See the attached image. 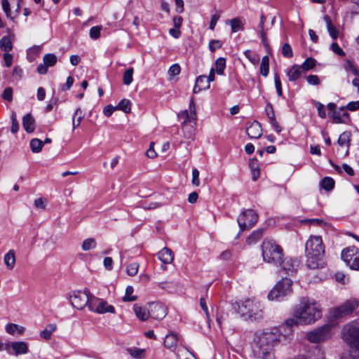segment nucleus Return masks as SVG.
<instances>
[{
	"label": "nucleus",
	"mask_w": 359,
	"mask_h": 359,
	"mask_svg": "<svg viewBox=\"0 0 359 359\" xmlns=\"http://www.w3.org/2000/svg\"><path fill=\"white\" fill-rule=\"evenodd\" d=\"M305 254L306 265L310 269H317L325 266V247L320 236H311L306 243Z\"/></svg>",
	"instance_id": "1"
},
{
	"label": "nucleus",
	"mask_w": 359,
	"mask_h": 359,
	"mask_svg": "<svg viewBox=\"0 0 359 359\" xmlns=\"http://www.w3.org/2000/svg\"><path fill=\"white\" fill-rule=\"evenodd\" d=\"M292 315L302 324H311L322 316L321 309L316 302L308 297H302L292 310Z\"/></svg>",
	"instance_id": "2"
},
{
	"label": "nucleus",
	"mask_w": 359,
	"mask_h": 359,
	"mask_svg": "<svg viewBox=\"0 0 359 359\" xmlns=\"http://www.w3.org/2000/svg\"><path fill=\"white\" fill-rule=\"evenodd\" d=\"M278 340L276 332H264L252 346L254 356L257 359H271L273 346Z\"/></svg>",
	"instance_id": "3"
},
{
	"label": "nucleus",
	"mask_w": 359,
	"mask_h": 359,
	"mask_svg": "<svg viewBox=\"0 0 359 359\" xmlns=\"http://www.w3.org/2000/svg\"><path fill=\"white\" fill-rule=\"evenodd\" d=\"M234 309L246 320L257 321L262 319L264 316L262 305L254 300L246 299L242 302H236Z\"/></svg>",
	"instance_id": "4"
},
{
	"label": "nucleus",
	"mask_w": 359,
	"mask_h": 359,
	"mask_svg": "<svg viewBox=\"0 0 359 359\" xmlns=\"http://www.w3.org/2000/svg\"><path fill=\"white\" fill-rule=\"evenodd\" d=\"M263 260L276 266L280 264L284 255L283 248L273 239H265L261 245Z\"/></svg>",
	"instance_id": "5"
},
{
	"label": "nucleus",
	"mask_w": 359,
	"mask_h": 359,
	"mask_svg": "<svg viewBox=\"0 0 359 359\" xmlns=\"http://www.w3.org/2000/svg\"><path fill=\"white\" fill-rule=\"evenodd\" d=\"M335 330L336 323L332 321L308 332L306 339L311 343H320L331 338Z\"/></svg>",
	"instance_id": "6"
},
{
	"label": "nucleus",
	"mask_w": 359,
	"mask_h": 359,
	"mask_svg": "<svg viewBox=\"0 0 359 359\" xmlns=\"http://www.w3.org/2000/svg\"><path fill=\"white\" fill-rule=\"evenodd\" d=\"M292 281L287 278L279 280L268 294L269 300L282 301L284 297L292 292Z\"/></svg>",
	"instance_id": "7"
},
{
	"label": "nucleus",
	"mask_w": 359,
	"mask_h": 359,
	"mask_svg": "<svg viewBox=\"0 0 359 359\" xmlns=\"http://www.w3.org/2000/svg\"><path fill=\"white\" fill-rule=\"evenodd\" d=\"M341 334L344 340L354 348L359 355V320L346 325Z\"/></svg>",
	"instance_id": "8"
},
{
	"label": "nucleus",
	"mask_w": 359,
	"mask_h": 359,
	"mask_svg": "<svg viewBox=\"0 0 359 359\" xmlns=\"http://www.w3.org/2000/svg\"><path fill=\"white\" fill-rule=\"evenodd\" d=\"M92 296L90 290L85 289L83 291L77 290L69 293V299L71 305L77 309H83L86 306L89 309Z\"/></svg>",
	"instance_id": "9"
},
{
	"label": "nucleus",
	"mask_w": 359,
	"mask_h": 359,
	"mask_svg": "<svg viewBox=\"0 0 359 359\" xmlns=\"http://www.w3.org/2000/svg\"><path fill=\"white\" fill-rule=\"evenodd\" d=\"M257 221L258 215L253 210L248 209L242 211L237 218L240 231L236 238L239 236L241 232L252 228Z\"/></svg>",
	"instance_id": "10"
},
{
	"label": "nucleus",
	"mask_w": 359,
	"mask_h": 359,
	"mask_svg": "<svg viewBox=\"0 0 359 359\" xmlns=\"http://www.w3.org/2000/svg\"><path fill=\"white\" fill-rule=\"evenodd\" d=\"M342 260L353 270L359 271V251L355 246L348 247L341 254Z\"/></svg>",
	"instance_id": "11"
},
{
	"label": "nucleus",
	"mask_w": 359,
	"mask_h": 359,
	"mask_svg": "<svg viewBox=\"0 0 359 359\" xmlns=\"http://www.w3.org/2000/svg\"><path fill=\"white\" fill-rule=\"evenodd\" d=\"M89 310L100 314L105 313H115V308L112 305H109L107 301L95 296H92L91 297V302H90L89 304Z\"/></svg>",
	"instance_id": "12"
},
{
	"label": "nucleus",
	"mask_w": 359,
	"mask_h": 359,
	"mask_svg": "<svg viewBox=\"0 0 359 359\" xmlns=\"http://www.w3.org/2000/svg\"><path fill=\"white\" fill-rule=\"evenodd\" d=\"M299 266V261L289 257H285L283 255V259L280 262V264H277L275 266L278 268L282 271L288 276H293L298 269Z\"/></svg>",
	"instance_id": "13"
},
{
	"label": "nucleus",
	"mask_w": 359,
	"mask_h": 359,
	"mask_svg": "<svg viewBox=\"0 0 359 359\" xmlns=\"http://www.w3.org/2000/svg\"><path fill=\"white\" fill-rule=\"evenodd\" d=\"M149 313L152 318L160 320L166 316L167 309L161 303L152 302L149 304Z\"/></svg>",
	"instance_id": "14"
},
{
	"label": "nucleus",
	"mask_w": 359,
	"mask_h": 359,
	"mask_svg": "<svg viewBox=\"0 0 359 359\" xmlns=\"http://www.w3.org/2000/svg\"><path fill=\"white\" fill-rule=\"evenodd\" d=\"M358 306L356 299H348L340 306H338V317L346 316L353 312Z\"/></svg>",
	"instance_id": "15"
},
{
	"label": "nucleus",
	"mask_w": 359,
	"mask_h": 359,
	"mask_svg": "<svg viewBox=\"0 0 359 359\" xmlns=\"http://www.w3.org/2000/svg\"><path fill=\"white\" fill-rule=\"evenodd\" d=\"M246 133L250 138H259L262 135L261 124L254 121L247 127Z\"/></svg>",
	"instance_id": "16"
},
{
	"label": "nucleus",
	"mask_w": 359,
	"mask_h": 359,
	"mask_svg": "<svg viewBox=\"0 0 359 359\" xmlns=\"http://www.w3.org/2000/svg\"><path fill=\"white\" fill-rule=\"evenodd\" d=\"M11 355H21L28 353V345L25 341H14L10 344Z\"/></svg>",
	"instance_id": "17"
},
{
	"label": "nucleus",
	"mask_w": 359,
	"mask_h": 359,
	"mask_svg": "<svg viewBox=\"0 0 359 359\" xmlns=\"http://www.w3.org/2000/svg\"><path fill=\"white\" fill-rule=\"evenodd\" d=\"M177 117L180 120H182L183 121L181 123L182 130H184L187 127V124L189 123L193 122L195 125L196 123L197 116H194L191 114L187 109L182 111L177 115Z\"/></svg>",
	"instance_id": "18"
},
{
	"label": "nucleus",
	"mask_w": 359,
	"mask_h": 359,
	"mask_svg": "<svg viewBox=\"0 0 359 359\" xmlns=\"http://www.w3.org/2000/svg\"><path fill=\"white\" fill-rule=\"evenodd\" d=\"M351 134L348 131L344 132L338 137V145L343 149L342 152L346 155L348 152Z\"/></svg>",
	"instance_id": "19"
},
{
	"label": "nucleus",
	"mask_w": 359,
	"mask_h": 359,
	"mask_svg": "<svg viewBox=\"0 0 359 359\" xmlns=\"http://www.w3.org/2000/svg\"><path fill=\"white\" fill-rule=\"evenodd\" d=\"M180 340V339L177 334L175 332H170L165 336L164 345L167 348L172 351H175L177 346V342Z\"/></svg>",
	"instance_id": "20"
},
{
	"label": "nucleus",
	"mask_w": 359,
	"mask_h": 359,
	"mask_svg": "<svg viewBox=\"0 0 359 359\" xmlns=\"http://www.w3.org/2000/svg\"><path fill=\"white\" fill-rule=\"evenodd\" d=\"M158 257L164 264H170L174 259L172 250L166 247L158 252Z\"/></svg>",
	"instance_id": "21"
},
{
	"label": "nucleus",
	"mask_w": 359,
	"mask_h": 359,
	"mask_svg": "<svg viewBox=\"0 0 359 359\" xmlns=\"http://www.w3.org/2000/svg\"><path fill=\"white\" fill-rule=\"evenodd\" d=\"M22 126L27 133H31L35 129V120L30 114H27L22 118Z\"/></svg>",
	"instance_id": "22"
},
{
	"label": "nucleus",
	"mask_w": 359,
	"mask_h": 359,
	"mask_svg": "<svg viewBox=\"0 0 359 359\" xmlns=\"http://www.w3.org/2000/svg\"><path fill=\"white\" fill-rule=\"evenodd\" d=\"M342 68L348 73L353 74L359 77V72L353 64V60L351 58L344 59L341 62Z\"/></svg>",
	"instance_id": "23"
},
{
	"label": "nucleus",
	"mask_w": 359,
	"mask_h": 359,
	"mask_svg": "<svg viewBox=\"0 0 359 359\" xmlns=\"http://www.w3.org/2000/svg\"><path fill=\"white\" fill-rule=\"evenodd\" d=\"M249 167L252 172V180L255 182L259 177V163L256 158H251L249 160Z\"/></svg>",
	"instance_id": "24"
},
{
	"label": "nucleus",
	"mask_w": 359,
	"mask_h": 359,
	"mask_svg": "<svg viewBox=\"0 0 359 359\" xmlns=\"http://www.w3.org/2000/svg\"><path fill=\"white\" fill-rule=\"evenodd\" d=\"M302 72L300 65H294L287 73L289 81H294L297 80L302 76Z\"/></svg>",
	"instance_id": "25"
},
{
	"label": "nucleus",
	"mask_w": 359,
	"mask_h": 359,
	"mask_svg": "<svg viewBox=\"0 0 359 359\" xmlns=\"http://www.w3.org/2000/svg\"><path fill=\"white\" fill-rule=\"evenodd\" d=\"M323 20L326 24L327 29L330 36L334 40L337 39V29H336L334 24H333V22L331 20V18L329 15H325L323 17Z\"/></svg>",
	"instance_id": "26"
},
{
	"label": "nucleus",
	"mask_w": 359,
	"mask_h": 359,
	"mask_svg": "<svg viewBox=\"0 0 359 359\" xmlns=\"http://www.w3.org/2000/svg\"><path fill=\"white\" fill-rule=\"evenodd\" d=\"M133 309L136 316L141 320H146L150 316L149 310L147 311L145 308L137 304L134 305Z\"/></svg>",
	"instance_id": "27"
},
{
	"label": "nucleus",
	"mask_w": 359,
	"mask_h": 359,
	"mask_svg": "<svg viewBox=\"0 0 359 359\" xmlns=\"http://www.w3.org/2000/svg\"><path fill=\"white\" fill-rule=\"evenodd\" d=\"M0 48L2 50L8 53L13 48V43L11 41V36L6 35L3 36L0 40Z\"/></svg>",
	"instance_id": "28"
},
{
	"label": "nucleus",
	"mask_w": 359,
	"mask_h": 359,
	"mask_svg": "<svg viewBox=\"0 0 359 359\" xmlns=\"http://www.w3.org/2000/svg\"><path fill=\"white\" fill-rule=\"evenodd\" d=\"M4 263L8 269H13L15 264V255L13 250H10L4 256Z\"/></svg>",
	"instance_id": "29"
},
{
	"label": "nucleus",
	"mask_w": 359,
	"mask_h": 359,
	"mask_svg": "<svg viewBox=\"0 0 359 359\" xmlns=\"http://www.w3.org/2000/svg\"><path fill=\"white\" fill-rule=\"evenodd\" d=\"M335 182L330 177H325L320 182V187L326 191H330L334 188Z\"/></svg>",
	"instance_id": "30"
},
{
	"label": "nucleus",
	"mask_w": 359,
	"mask_h": 359,
	"mask_svg": "<svg viewBox=\"0 0 359 359\" xmlns=\"http://www.w3.org/2000/svg\"><path fill=\"white\" fill-rule=\"evenodd\" d=\"M264 229H259L252 232V233L247 238L246 243L248 245H252L259 241L263 236Z\"/></svg>",
	"instance_id": "31"
},
{
	"label": "nucleus",
	"mask_w": 359,
	"mask_h": 359,
	"mask_svg": "<svg viewBox=\"0 0 359 359\" xmlns=\"http://www.w3.org/2000/svg\"><path fill=\"white\" fill-rule=\"evenodd\" d=\"M55 324H48L43 330L40 332V337L46 340L50 339L52 333L56 330Z\"/></svg>",
	"instance_id": "32"
},
{
	"label": "nucleus",
	"mask_w": 359,
	"mask_h": 359,
	"mask_svg": "<svg viewBox=\"0 0 359 359\" xmlns=\"http://www.w3.org/2000/svg\"><path fill=\"white\" fill-rule=\"evenodd\" d=\"M215 65L217 74L222 75L226 68V59L224 57L217 58L215 62Z\"/></svg>",
	"instance_id": "33"
},
{
	"label": "nucleus",
	"mask_w": 359,
	"mask_h": 359,
	"mask_svg": "<svg viewBox=\"0 0 359 359\" xmlns=\"http://www.w3.org/2000/svg\"><path fill=\"white\" fill-rule=\"evenodd\" d=\"M269 72V58L268 56H264L260 65V73L264 76H267Z\"/></svg>",
	"instance_id": "34"
},
{
	"label": "nucleus",
	"mask_w": 359,
	"mask_h": 359,
	"mask_svg": "<svg viewBox=\"0 0 359 359\" xmlns=\"http://www.w3.org/2000/svg\"><path fill=\"white\" fill-rule=\"evenodd\" d=\"M229 22L232 32H237L244 29L243 23L238 18L231 19Z\"/></svg>",
	"instance_id": "35"
},
{
	"label": "nucleus",
	"mask_w": 359,
	"mask_h": 359,
	"mask_svg": "<svg viewBox=\"0 0 359 359\" xmlns=\"http://www.w3.org/2000/svg\"><path fill=\"white\" fill-rule=\"evenodd\" d=\"M346 109L344 106L338 108V123H346L350 120Z\"/></svg>",
	"instance_id": "36"
},
{
	"label": "nucleus",
	"mask_w": 359,
	"mask_h": 359,
	"mask_svg": "<svg viewBox=\"0 0 359 359\" xmlns=\"http://www.w3.org/2000/svg\"><path fill=\"white\" fill-rule=\"evenodd\" d=\"M43 147V142L38 138H34L30 141L31 150L34 153L40 152Z\"/></svg>",
	"instance_id": "37"
},
{
	"label": "nucleus",
	"mask_w": 359,
	"mask_h": 359,
	"mask_svg": "<svg viewBox=\"0 0 359 359\" xmlns=\"http://www.w3.org/2000/svg\"><path fill=\"white\" fill-rule=\"evenodd\" d=\"M128 353L133 357L137 359H141L145 355V350L137 348H130L127 349Z\"/></svg>",
	"instance_id": "38"
},
{
	"label": "nucleus",
	"mask_w": 359,
	"mask_h": 359,
	"mask_svg": "<svg viewBox=\"0 0 359 359\" xmlns=\"http://www.w3.org/2000/svg\"><path fill=\"white\" fill-rule=\"evenodd\" d=\"M133 72H134V69L133 67H129L124 72L123 76V82L125 85L129 86L133 82Z\"/></svg>",
	"instance_id": "39"
},
{
	"label": "nucleus",
	"mask_w": 359,
	"mask_h": 359,
	"mask_svg": "<svg viewBox=\"0 0 359 359\" xmlns=\"http://www.w3.org/2000/svg\"><path fill=\"white\" fill-rule=\"evenodd\" d=\"M97 243L93 238H88L83 241L81 248L83 251H88L94 249L96 247Z\"/></svg>",
	"instance_id": "40"
},
{
	"label": "nucleus",
	"mask_w": 359,
	"mask_h": 359,
	"mask_svg": "<svg viewBox=\"0 0 359 359\" xmlns=\"http://www.w3.org/2000/svg\"><path fill=\"white\" fill-rule=\"evenodd\" d=\"M131 103L130 100L123 99L121 100L116 106L117 110H121L123 112L128 114L130 111Z\"/></svg>",
	"instance_id": "41"
},
{
	"label": "nucleus",
	"mask_w": 359,
	"mask_h": 359,
	"mask_svg": "<svg viewBox=\"0 0 359 359\" xmlns=\"http://www.w3.org/2000/svg\"><path fill=\"white\" fill-rule=\"evenodd\" d=\"M316 64V60L313 57L306 58L304 62L300 65L302 71H309L314 68Z\"/></svg>",
	"instance_id": "42"
},
{
	"label": "nucleus",
	"mask_w": 359,
	"mask_h": 359,
	"mask_svg": "<svg viewBox=\"0 0 359 359\" xmlns=\"http://www.w3.org/2000/svg\"><path fill=\"white\" fill-rule=\"evenodd\" d=\"M245 56L250 61V62L255 65H257L259 62V55L256 53H253L250 50H246L244 52Z\"/></svg>",
	"instance_id": "43"
},
{
	"label": "nucleus",
	"mask_w": 359,
	"mask_h": 359,
	"mask_svg": "<svg viewBox=\"0 0 359 359\" xmlns=\"http://www.w3.org/2000/svg\"><path fill=\"white\" fill-rule=\"evenodd\" d=\"M43 61L48 67H53L57 62V57L54 54L48 53L43 56Z\"/></svg>",
	"instance_id": "44"
},
{
	"label": "nucleus",
	"mask_w": 359,
	"mask_h": 359,
	"mask_svg": "<svg viewBox=\"0 0 359 359\" xmlns=\"http://www.w3.org/2000/svg\"><path fill=\"white\" fill-rule=\"evenodd\" d=\"M6 330L8 333L11 334H13L15 332L22 333L23 330V327H20L16 324L11 323L8 324L6 326Z\"/></svg>",
	"instance_id": "45"
},
{
	"label": "nucleus",
	"mask_w": 359,
	"mask_h": 359,
	"mask_svg": "<svg viewBox=\"0 0 359 359\" xmlns=\"http://www.w3.org/2000/svg\"><path fill=\"white\" fill-rule=\"evenodd\" d=\"M139 264L137 262L131 263L126 267V273L130 276H134L138 272Z\"/></svg>",
	"instance_id": "46"
},
{
	"label": "nucleus",
	"mask_w": 359,
	"mask_h": 359,
	"mask_svg": "<svg viewBox=\"0 0 359 359\" xmlns=\"http://www.w3.org/2000/svg\"><path fill=\"white\" fill-rule=\"evenodd\" d=\"M282 54L287 58H291L293 57V51L289 43H285L283 44L282 47Z\"/></svg>",
	"instance_id": "47"
},
{
	"label": "nucleus",
	"mask_w": 359,
	"mask_h": 359,
	"mask_svg": "<svg viewBox=\"0 0 359 359\" xmlns=\"http://www.w3.org/2000/svg\"><path fill=\"white\" fill-rule=\"evenodd\" d=\"M133 287L132 286H128L126 290V295L123 297L124 302H133L136 300L137 297L133 296Z\"/></svg>",
	"instance_id": "48"
},
{
	"label": "nucleus",
	"mask_w": 359,
	"mask_h": 359,
	"mask_svg": "<svg viewBox=\"0 0 359 359\" xmlns=\"http://www.w3.org/2000/svg\"><path fill=\"white\" fill-rule=\"evenodd\" d=\"M181 72V67L178 64L172 65L168 69V75L170 78H172Z\"/></svg>",
	"instance_id": "49"
},
{
	"label": "nucleus",
	"mask_w": 359,
	"mask_h": 359,
	"mask_svg": "<svg viewBox=\"0 0 359 359\" xmlns=\"http://www.w3.org/2000/svg\"><path fill=\"white\" fill-rule=\"evenodd\" d=\"M2 8L6 13V16L11 18L12 20H14L15 17L11 15L10 3L8 0H1Z\"/></svg>",
	"instance_id": "50"
},
{
	"label": "nucleus",
	"mask_w": 359,
	"mask_h": 359,
	"mask_svg": "<svg viewBox=\"0 0 359 359\" xmlns=\"http://www.w3.org/2000/svg\"><path fill=\"white\" fill-rule=\"evenodd\" d=\"M335 104L334 103H329L327 104V110H328V116H330L332 120L333 123H337V115L335 112Z\"/></svg>",
	"instance_id": "51"
},
{
	"label": "nucleus",
	"mask_w": 359,
	"mask_h": 359,
	"mask_svg": "<svg viewBox=\"0 0 359 359\" xmlns=\"http://www.w3.org/2000/svg\"><path fill=\"white\" fill-rule=\"evenodd\" d=\"M102 29V27L100 26H95L90 28V36L92 39H97L100 36V31Z\"/></svg>",
	"instance_id": "52"
},
{
	"label": "nucleus",
	"mask_w": 359,
	"mask_h": 359,
	"mask_svg": "<svg viewBox=\"0 0 359 359\" xmlns=\"http://www.w3.org/2000/svg\"><path fill=\"white\" fill-rule=\"evenodd\" d=\"M2 98L8 102H12L13 100V89L11 87H6L3 93Z\"/></svg>",
	"instance_id": "53"
},
{
	"label": "nucleus",
	"mask_w": 359,
	"mask_h": 359,
	"mask_svg": "<svg viewBox=\"0 0 359 359\" xmlns=\"http://www.w3.org/2000/svg\"><path fill=\"white\" fill-rule=\"evenodd\" d=\"M274 81H275V86H276V89L278 95L280 97L283 96L281 81L280 79V76L278 74H275V75H274Z\"/></svg>",
	"instance_id": "54"
},
{
	"label": "nucleus",
	"mask_w": 359,
	"mask_h": 359,
	"mask_svg": "<svg viewBox=\"0 0 359 359\" xmlns=\"http://www.w3.org/2000/svg\"><path fill=\"white\" fill-rule=\"evenodd\" d=\"M12 126L11 131L12 133H16L19 130V123L17 121L16 114L13 112L11 115Z\"/></svg>",
	"instance_id": "55"
},
{
	"label": "nucleus",
	"mask_w": 359,
	"mask_h": 359,
	"mask_svg": "<svg viewBox=\"0 0 359 359\" xmlns=\"http://www.w3.org/2000/svg\"><path fill=\"white\" fill-rule=\"evenodd\" d=\"M222 46V44L219 40L213 39L209 42V49L212 53L215 52L217 49L220 48Z\"/></svg>",
	"instance_id": "56"
},
{
	"label": "nucleus",
	"mask_w": 359,
	"mask_h": 359,
	"mask_svg": "<svg viewBox=\"0 0 359 359\" xmlns=\"http://www.w3.org/2000/svg\"><path fill=\"white\" fill-rule=\"evenodd\" d=\"M184 133V135L187 138H191L194 135L195 128L192 125L187 124L186 129L182 130Z\"/></svg>",
	"instance_id": "57"
},
{
	"label": "nucleus",
	"mask_w": 359,
	"mask_h": 359,
	"mask_svg": "<svg viewBox=\"0 0 359 359\" xmlns=\"http://www.w3.org/2000/svg\"><path fill=\"white\" fill-rule=\"evenodd\" d=\"M196 83H198L200 86H205V89L209 88V84L207 81V76L205 75H201L198 76L196 79Z\"/></svg>",
	"instance_id": "58"
},
{
	"label": "nucleus",
	"mask_w": 359,
	"mask_h": 359,
	"mask_svg": "<svg viewBox=\"0 0 359 359\" xmlns=\"http://www.w3.org/2000/svg\"><path fill=\"white\" fill-rule=\"evenodd\" d=\"M191 183L193 185H195L196 187L199 186L200 184L199 171L196 168H194L192 170Z\"/></svg>",
	"instance_id": "59"
},
{
	"label": "nucleus",
	"mask_w": 359,
	"mask_h": 359,
	"mask_svg": "<svg viewBox=\"0 0 359 359\" xmlns=\"http://www.w3.org/2000/svg\"><path fill=\"white\" fill-rule=\"evenodd\" d=\"M306 81L310 85H313V86H318L320 83L318 76L317 75H313V74L309 75L306 77Z\"/></svg>",
	"instance_id": "60"
},
{
	"label": "nucleus",
	"mask_w": 359,
	"mask_h": 359,
	"mask_svg": "<svg viewBox=\"0 0 359 359\" xmlns=\"http://www.w3.org/2000/svg\"><path fill=\"white\" fill-rule=\"evenodd\" d=\"M316 108L318 110V116L322 118H325L326 112H325V106L319 102H316Z\"/></svg>",
	"instance_id": "61"
},
{
	"label": "nucleus",
	"mask_w": 359,
	"mask_h": 359,
	"mask_svg": "<svg viewBox=\"0 0 359 359\" xmlns=\"http://www.w3.org/2000/svg\"><path fill=\"white\" fill-rule=\"evenodd\" d=\"M265 111L266 113L268 118L270 120L271 118H275V113L273 109V106L270 102L266 104Z\"/></svg>",
	"instance_id": "62"
},
{
	"label": "nucleus",
	"mask_w": 359,
	"mask_h": 359,
	"mask_svg": "<svg viewBox=\"0 0 359 359\" xmlns=\"http://www.w3.org/2000/svg\"><path fill=\"white\" fill-rule=\"evenodd\" d=\"M200 306H201V309L203 310V311L205 312V316L208 318V320L209 321L210 320V313L208 311V306L206 304L205 299L204 297H201L200 299Z\"/></svg>",
	"instance_id": "63"
},
{
	"label": "nucleus",
	"mask_w": 359,
	"mask_h": 359,
	"mask_svg": "<svg viewBox=\"0 0 359 359\" xmlns=\"http://www.w3.org/2000/svg\"><path fill=\"white\" fill-rule=\"evenodd\" d=\"M117 110L116 109V107H113L112 105L111 104H109V105H107L104 109H103V114H104V116L109 117L110 116L113 112L114 111Z\"/></svg>",
	"instance_id": "64"
}]
</instances>
